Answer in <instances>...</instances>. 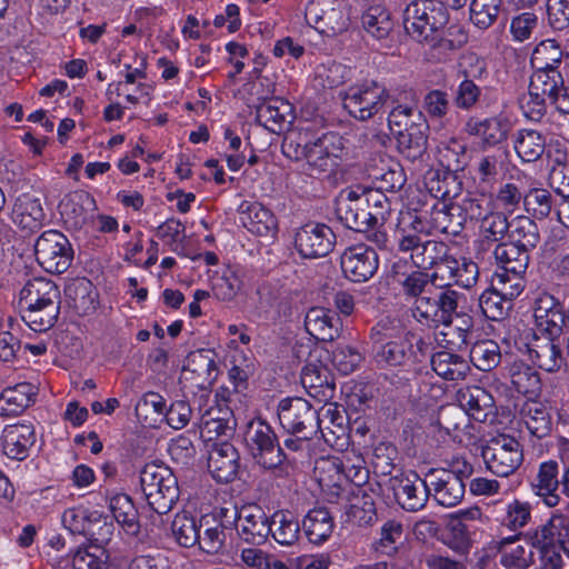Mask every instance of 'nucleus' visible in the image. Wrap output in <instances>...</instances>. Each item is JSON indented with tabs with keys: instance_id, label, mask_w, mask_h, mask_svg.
<instances>
[{
	"instance_id": "58836bf2",
	"label": "nucleus",
	"mask_w": 569,
	"mask_h": 569,
	"mask_svg": "<svg viewBox=\"0 0 569 569\" xmlns=\"http://www.w3.org/2000/svg\"><path fill=\"white\" fill-rule=\"evenodd\" d=\"M421 123L419 121L418 127L396 137L398 151L411 162L422 161L427 153L429 123L425 126Z\"/></svg>"
},
{
	"instance_id": "393cba45",
	"label": "nucleus",
	"mask_w": 569,
	"mask_h": 569,
	"mask_svg": "<svg viewBox=\"0 0 569 569\" xmlns=\"http://www.w3.org/2000/svg\"><path fill=\"white\" fill-rule=\"evenodd\" d=\"M510 129V121L502 117H491L482 120L471 118L466 123V131L470 136L479 137L483 149L502 143L507 140Z\"/></svg>"
},
{
	"instance_id": "864d4df0",
	"label": "nucleus",
	"mask_w": 569,
	"mask_h": 569,
	"mask_svg": "<svg viewBox=\"0 0 569 569\" xmlns=\"http://www.w3.org/2000/svg\"><path fill=\"white\" fill-rule=\"evenodd\" d=\"M441 289V291L433 296V301L436 302L433 309L435 329H438L440 326L451 329L453 316H458L457 309L460 295L456 290L446 287Z\"/></svg>"
},
{
	"instance_id": "6e6552de",
	"label": "nucleus",
	"mask_w": 569,
	"mask_h": 569,
	"mask_svg": "<svg viewBox=\"0 0 569 569\" xmlns=\"http://www.w3.org/2000/svg\"><path fill=\"white\" fill-rule=\"evenodd\" d=\"M481 456L487 469L498 477L512 475L523 461L520 442L508 435L490 439L482 447Z\"/></svg>"
},
{
	"instance_id": "6e6d98bb",
	"label": "nucleus",
	"mask_w": 569,
	"mask_h": 569,
	"mask_svg": "<svg viewBox=\"0 0 569 569\" xmlns=\"http://www.w3.org/2000/svg\"><path fill=\"white\" fill-rule=\"evenodd\" d=\"M469 358L477 369L489 372L497 368L501 361L500 347L490 339L477 341L470 349Z\"/></svg>"
},
{
	"instance_id": "49530a36",
	"label": "nucleus",
	"mask_w": 569,
	"mask_h": 569,
	"mask_svg": "<svg viewBox=\"0 0 569 569\" xmlns=\"http://www.w3.org/2000/svg\"><path fill=\"white\" fill-rule=\"evenodd\" d=\"M66 296L72 301V307L81 313L96 310L98 293L93 283L87 278L72 280L64 289Z\"/></svg>"
},
{
	"instance_id": "473e14b6",
	"label": "nucleus",
	"mask_w": 569,
	"mask_h": 569,
	"mask_svg": "<svg viewBox=\"0 0 569 569\" xmlns=\"http://www.w3.org/2000/svg\"><path fill=\"white\" fill-rule=\"evenodd\" d=\"M60 290L50 279H30L20 291V306L60 305Z\"/></svg>"
},
{
	"instance_id": "a878e982",
	"label": "nucleus",
	"mask_w": 569,
	"mask_h": 569,
	"mask_svg": "<svg viewBox=\"0 0 569 569\" xmlns=\"http://www.w3.org/2000/svg\"><path fill=\"white\" fill-rule=\"evenodd\" d=\"M292 107L280 98L264 99L256 107V120L272 133H281L290 124Z\"/></svg>"
},
{
	"instance_id": "aec40b11",
	"label": "nucleus",
	"mask_w": 569,
	"mask_h": 569,
	"mask_svg": "<svg viewBox=\"0 0 569 569\" xmlns=\"http://www.w3.org/2000/svg\"><path fill=\"white\" fill-rule=\"evenodd\" d=\"M58 208L64 224L73 230L82 229L97 209L94 198L83 190L66 194Z\"/></svg>"
},
{
	"instance_id": "dca6fc26",
	"label": "nucleus",
	"mask_w": 569,
	"mask_h": 569,
	"mask_svg": "<svg viewBox=\"0 0 569 569\" xmlns=\"http://www.w3.org/2000/svg\"><path fill=\"white\" fill-rule=\"evenodd\" d=\"M236 529L242 541L260 546L271 535V517L258 505L243 506L237 513Z\"/></svg>"
},
{
	"instance_id": "4d7b16f0",
	"label": "nucleus",
	"mask_w": 569,
	"mask_h": 569,
	"mask_svg": "<svg viewBox=\"0 0 569 569\" xmlns=\"http://www.w3.org/2000/svg\"><path fill=\"white\" fill-rule=\"evenodd\" d=\"M110 510L114 519L128 532L137 535L139 532L138 511L131 498L126 493L116 495L110 500Z\"/></svg>"
},
{
	"instance_id": "20e7f679",
	"label": "nucleus",
	"mask_w": 569,
	"mask_h": 569,
	"mask_svg": "<svg viewBox=\"0 0 569 569\" xmlns=\"http://www.w3.org/2000/svg\"><path fill=\"white\" fill-rule=\"evenodd\" d=\"M244 443L254 462L264 469H276L292 460L284 449H281L271 426L260 418L247 425Z\"/></svg>"
},
{
	"instance_id": "1a4fd4ad",
	"label": "nucleus",
	"mask_w": 569,
	"mask_h": 569,
	"mask_svg": "<svg viewBox=\"0 0 569 569\" xmlns=\"http://www.w3.org/2000/svg\"><path fill=\"white\" fill-rule=\"evenodd\" d=\"M523 287L512 286L506 278L492 277L491 286L479 297L483 316L492 321L505 320L513 307V299L519 297Z\"/></svg>"
},
{
	"instance_id": "69168bd1",
	"label": "nucleus",
	"mask_w": 569,
	"mask_h": 569,
	"mask_svg": "<svg viewBox=\"0 0 569 569\" xmlns=\"http://www.w3.org/2000/svg\"><path fill=\"white\" fill-rule=\"evenodd\" d=\"M199 519H196L187 513H178L174 516L171 523V531L176 541L183 548H191L198 545Z\"/></svg>"
},
{
	"instance_id": "3c124183",
	"label": "nucleus",
	"mask_w": 569,
	"mask_h": 569,
	"mask_svg": "<svg viewBox=\"0 0 569 569\" xmlns=\"http://www.w3.org/2000/svg\"><path fill=\"white\" fill-rule=\"evenodd\" d=\"M403 279H398L401 292L408 298H419L426 291V287L431 283L438 288H445L449 283H442L443 274L438 271L431 274L425 270H415L409 274H402Z\"/></svg>"
},
{
	"instance_id": "9b49d317",
	"label": "nucleus",
	"mask_w": 569,
	"mask_h": 569,
	"mask_svg": "<svg viewBox=\"0 0 569 569\" xmlns=\"http://www.w3.org/2000/svg\"><path fill=\"white\" fill-rule=\"evenodd\" d=\"M335 244L336 234L326 223L309 221L295 232V248L305 259L326 257Z\"/></svg>"
},
{
	"instance_id": "9d476101",
	"label": "nucleus",
	"mask_w": 569,
	"mask_h": 569,
	"mask_svg": "<svg viewBox=\"0 0 569 569\" xmlns=\"http://www.w3.org/2000/svg\"><path fill=\"white\" fill-rule=\"evenodd\" d=\"M563 82V78L557 69L535 70L530 77L526 102L532 119L546 114L547 102L552 104Z\"/></svg>"
},
{
	"instance_id": "de8ad7c7",
	"label": "nucleus",
	"mask_w": 569,
	"mask_h": 569,
	"mask_svg": "<svg viewBox=\"0 0 569 569\" xmlns=\"http://www.w3.org/2000/svg\"><path fill=\"white\" fill-rule=\"evenodd\" d=\"M515 150L523 162H536L546 150V137L532 129H522L517 132Z\"/></svg>"
},
{
	"instance_id": "5701e85b",
	"label": "nucleus",
	"mask_w": 569,
	"mask_h": 569,
	"mask_svg": "<svg viewBox=\"0 0 569 569\" xmlns=\"http://www.w3.org/2000/svg\"><path fill=\"white\" fill-rule=\"evenodd\" d=\"M306 330L317 340L332 342L340 335L342 322L340 317L326 308H310L305 318Z\"/></svg>"
},
{
	"instance_id": "4be33fe9",
	"label": "nucleus",
	"mask_w": 569,
	"mask_h": 569,
	"mask_svg": "<svg viewBox=\"0 0 569 569\" xmlns=\"http://www.w3.org/2000/svg\"><path fill=\"white\" fill-rule=\"evenodd\" d=\"M239 458L233 445L228 441L216 443L209 455L208 470L218 482H231L238 475Z\"/></svg>"
},
{
	"instance_id": "37998d69",
	"label": "nucleus",
	"mask_w": 569,
	"mask_h": 569,
	"mask_svg": "<svg viewBox=\"0 0 569 569\" xmlns=\"http://www.w3.org/2000/svg\"><path fill=\"white\" fill-rule=\"evenodd\" d=\"M431 367L439 377L451 381L465 379L469 371L467 360L451 351H439L432 355Z\"/></svg>"
},
{
	"instance_id": "e433bc0d",
	"label": "nucleus",
	"mask_w": 569,
	"mask_h": 569,
	"mask_svg": "<svg viewBox=\"0 0 569 569\" xmlns=\"http://www.w3.org/2000/svg\"><path fill=\"white\" fill-rule=\"evenodd\" d=\"M461 409L473 420L485 422L491 411L493 398L482 387L473 386L458 392Z\"/></svg>"
},
{
	"instance_id": "338daca9",
	"label": "nucleus",
	"mask_w": 569,
	"mask_h": 569,
	"mask_svg": "<svg viewBox=\"0 0 569 569\" xmlns=\"http://www.w3.org/2000/svg\"><path fill=\"white\" fill-rule=\"evenodd\" d=\"M373 228L383 227L391 213V203L382 191L367 190V198H362Z\"/></svg>"
},
{
	"instance_id": "13d9d810",
	"label": "nucleus",
	"mask_w": 569,
	"mask_h": 569,
	"mask_svg": "<svg viewBox=\"0 0 569 569\" xmlns=\"http://www.w3.org/2000/svg\"><path fill=\"white\" fill-rule=\"evenodd\" d=\"M373 490L369 488H359L352 491L353 502L350 506V516L359 526L371 525L377 519L376 502Z\"/></svg>"
},
{
	"instance_id": "09e8293b",
	"label": "nucleus",
	"mask_w": 569,
	"mask_h": 569,
	"mask_svg": "<svg viewBox=\"0 0 569 569\" xmlns=\"http://www.w3.org/2000/svg\"><path fill=\"white\" fill-rule=\"evenodd\" d=\"M21 318L30 329L47 331L54 326L60 315V305L20 306Z\"/></svg>"
},
{
	"instance_id": "a19ab883",
	"label": "nucleus",
	"mask_w": 569,
	"mask_h": 569,
	"mask_svg": "<svg viewBox=\"0 0 569 569\" xmlns=\"http://www.w3.org/2000/svg\"><path fill=\"white\" fill-rule=\"evenodd\" d=\"M271 536L282 546H293L300 538V522L290 510L280 509L271 516Z\"/></svg>"
},
{
	"instance_id": "7c9ffc66",
	"label": "nucleus",
	"mask_w": 569,
	"mask_h": 569,
	"mask_svg": "<svg viewBox=\"0 0 569 569\" xmlns=\"http://www.w3.org/2000/svg\"><path fill=\"white\" fill-rule=\"evenodd\" d=\"M37 387L20 382L6 388L0 395V416L12 417L22 413L36 401Z\"/></svg>"
},
{
	"instance_id": "423d86ee",
	"label": "nucleus",
	"mask_w": 569,
	"mask_h": 569,
	"mask_svg": "<svg viewBox=\"0 0 569 569\" xmlns=\"http://www.w3.org/2000/svg\"><path fill=\"white\" fill-rule=\"evenodd\" d=\"M277 413L281 427L288 433L315 437L322 423L319 411L308 400L300 397L282 399L278 405Z\"/></svg>"
},
{
	"instance_id": "b1692460",
	"label": "nucleus",
	"mask_w": 569,
	"mask_h": 569,
	"mask_svg": "<svg viewBox=\"0 0 569 569\" xmlns=\"http://www.w3.org/2000/svg\"><path fill=\"white\" fill-rule=\"evenodd\" d=\"M34 443L36 432L31 425H11L2 431V450L10 459L24 460Z\"/></svg>"
},
{
	"instance_id": "c85d7f7f",
	"label": "nucleus",
	"mask_w": 569,
	"mask_h": 569,
	"mask_svg": "<svg viewBox=\"0 0 569 569\" xmlns=\"http://www.w3.org/2000/svg\"><path fill=\"white\" fill-rule=\"evenodd\" d=\"M528 539L542 542L543 546L552 543L569 557V517L553 515L548 522L528 533Z\"/></svg>"
},
{
	"instance_id": "603ef678",
	"label": "nucleus",
	"mask_w": 569,
	"mask_h": 569,
	"mask_svg": "<svg viewBox=\"0 0 569 569\" xmlns=\"http://www.w3.org/2000/svg\"><path fill=\"white\" fill-rule=\"evenodd\" d=\"M468 161L467 147L456 139L438 148V162L441 170L459 174L468 166Z\"/></svg>"
},
{
	"instance_id": "ddd939ff",
	"label": "nucleus",
	"mask_w": 569,
	"mask_h": 569,
	"mask_svg": "<svg viewBox=\"0 0 569 569\" xmlns=\"http://www.w3.org/2000/svg\"><path fill=\"white\" fill-rule=\"evenodd\" d=\"M498 269L495 278H506L512 286L526 287V272L530 262V252L510 241L499 242L493 250Z\"/></svg>"
},
{
	"instance_id": "2f4dec72",
	"label": "nucleus",
	"mask_w": 569,
	"mask_h": 569,
	"mask_svg": "<svg viewBox=\"0 0 569 569\" xmlns=\"http://www.w3.org/2000/svg\"><path fill=\"white\" fill-rule=\"evenodd\" d=\"M521 417L529 432L542 439L552 431V408L536 399H528L521 407Z\"/></svg>"
},
{
	"instance_id": "4c0bfd02",
	"label": "nucleus",
	"mask_w": 569,
	"mask_h": 569,
	"mask_svg": "<svg viewBox=\"0 0 569 569\" xmlns=\"http://www.w3.org/2000/svg\"><path fill=\"white\" fill-rule=\"evenodd\" d=\"M425 184L433 198L441 200L457 198L462 190L460 176L441 169L429 170Z\"/></svg>"
},
{
	"instance_id": "052dcab7",
	"label": "nucleus",
	"mask_w": 569,
	"mask_h": 569,
	"mask_svg": "<svg viewBox=\"0 0 569 569\" xmlns=\"http://www.w3.org/2000/svg\"><path fill=\"white\" fill-rule=\"evenodd\" d=\"M97 512L83 508H70L62 515V523L72 535L94 536L99 520L94 521Z\"/></svg>"
},
{
	"instance_id": "c756f323",
	"label": "nucleus",
	"mask_w": 569,
	"mask_h": 569,
	"mask_svg": "<svg viewBox=\"0 0 569 569\" xmlns=\"http://www.w3.org/2000/svg\"><path fill=\"white\" fill-rule=\"evenodd\" d=\"M199 549L208 555L220 553L226 546V526L222 520L212 513L199 518Z\"/></svg>"
},
{
	"instance_id": "2eb2a0df",
	"label": "nucleus",
	"mask_w": 569,
	"mask_h": 569,
	"mask_svg": "<svg viewBox=\"0 0 569 569\" xmlns=\"http://www.w3.org/2000/svg\"><path fill=\"white\" fill-rule=\"evenodd\" d=\"M345 277L352 282H366L378 270L379 259L375 249L366 244L347 248L340 258Z\"/></svg>"
},
{
	"instance_id": "f03ea898",
	"label": "nucleus",
	"mask_w": 569,
	"mask_h": 569,
	"mask_svg": "<svg viewBox=\"0 0 569 569\" xmlns=\"http://www.w3.org/2000/svg\"><path fill=\"white\" fill-rule=\"evenodd\" d=\"M140 487L148 507L158 515H167L180 497L178 478L163 462H149L140 471Z\"/></svg>"
},
{
	"instance_id": "0eeeda50",
	"label": "nucleus",
	"mask_w": 569,
	"mask_h": 569,
	"mask_svg": "<svg viewBox=\"0 0 569 569\" xmlns=\"http://www.w3.org/2000/svg\"><path fill=\"white\" fill-rule=\"evenodd\" d=\"M37 262L49 273L60 274L68 270L73 260L69 239L58 230H47L34 244Z\"/></svg>"
},
{
	"instance_id": "cd10ccee",
	"label": "nucleus",
	"mask_w": 569,
	"mask_h": 569,
	"mask_svg": "<svg viewBox=\"0 0 569 569\" xmlns=\"http://www.w3.org/2000/svg\"><path fill=\"white\" fill-rule=\"evenodd\" d=\"M241 222L251 233L259 237L273 238L278 231V221L274 214L261 203H242Z\"/></svg>"
},
{
	"instance_id": "6ab92c4d",
	"label": "nucleus",
	"mask_w": 569,
	"mask_h": 569,
	"mask_svg": "<svg viewBox=\"0 0 569 569\" xmlns=\"http://www.w3.org/2000/svg\"><path fill=\"white\" fill-rule=\"evenodd\" d=\"M430 485V496L443 507H455L463 498L466 491L465 482L458 476L447 469H430L427 472Z\"/></svg>"
},
{
	"instance_id": "774afa93",
	"label": "nucleus",
	"mask_w": 569,
	"mask_h": 569,
	"mask_svg": "<svg viewBox=\"0 0 569 569\" xmlns=\"http://www.w3.org/2000/svg\"><path fill=\"white\" fill-rule=\"evenodd\" d=\"M553 207L551 193L543 188H531L526 192L523 208L532 218H547Z\"/></svg>"
},
{
	"instance_id": "c9c22d12",
	"label": "nucleus",
	"mask_w": 569,
	"mask_h": 569,
	"mask_svg": "<svg viewBox=\"0 0 569 569\" xmlns=\"http://www.w3.org/2000/svg\"><path fill=\"white\" fill-rule=\"evenodd\" d=\"M510 381L517 392L532 399L541 391V378L536 367L523 360H516L508 367Z\"/></svg>"
},
{
	"instance_id": "e2e57ef3",
	"label": "nucleus",
	"mask_w": 569,
	"mask_h": 569,
	"mask_svg": "<svg viewBox=\"0 0 569 569\" xmlns=\"http://www.w3.org/2000/svg\"><path fill=\"white\" fill-rule=\"evenodd\" d=\"M565 305L559 306L545 318L536 320L537 328L541 336L550 338H562L569 336V317Z\"/></svg>"
},
{
	"instance_id": "bf43d9fd",
	"label": "nucleus",
	"mask_w": 569,
	"mask_h": 569,
	"mask_svg": "<svg viewBox=\"0 0 569 569\" xmlns=\"http://www.w3.org/2000/svg\"><path fill=\"white\" fill-rule=\"evenodd\" d=\"M563 50L555 39L542 40L531 53L530 62L535 70L557 69L561 63Z\"/></svg>"
},
{
	"instance_id": "7ed1b4c3",
	"label": "nucleus",
	"mask_w": 569,
	"mask_h": 569,
	"mask_svg": "<svg viewBox=\"0 0 569 569\" xmlns=\"http://www.w3.org/2000/svg\"><path fill=\"white\" fill-rule=\"evenodd\" d=\"M449 22V12L436 0H413L403 12V27L418 42H432Z\"/></svg>"
},
{
	"instance_id": "5fc2aeb1",
	"label": "nucleus",
	"mask_w": 569,
	"mask_h": 569,
	"mask_svg": "<svg viewBox=\"0 0 569 569\" xmlns=\"http://www.w3.org/2000/svg\"><path fill=\"white\" fill-rule=\"evenodd\" d=\"M419 118L422 126L428 124L426 117L420 110L410 106L397 104L392 107L388 114V126L397 137L411 130V128L418 127Z\"/></svg>"
},
{
	"instance_id": "680f3d73",
	"label": "nucleus",
	"mask_w": 569,
	"mask_h": 569,
	"mask_svg": "<svg viewBox=\"0 0 569 569\" xmlns=\"http://www.w3.org/2000/svg\"><path fill=\"white\" fill-rule=\"evenodd\" d=\"M415 356L413 346L407 339L388 341L380 346L377 351L378 362H385L389 366H405Z\"/></svg>"
},
{
	"instance_id": "bb28decb",
	"label": "nucleus",
	"mask_w": 569,
	"mask_h": 569,
	"mask_svg": "<svg viewBox=\"0 0 569 569\" xmlns=\"http://www.w3.org/2000/svg\"><path fill=\"white\" fill-rule=\"evenodd\" d=\"M301 383L311 397L320 401H328L335 397V377L323 365L308 363L305 366L301 372Z\"/></svg>"
},
{
	"instance_id": "79ce46f5",
	"label": "nucleus",
	"mask_w": 569,
	"mask_h": 569,
	"mask_svg": "<svg viewBox=\"0 0 569 569\" xmlns=\"http://www.w3.org/2000/svg\"><path fill=\"white\" fill-rule=\"evenodd\" d=\"M361 23L368 34L377 40H386L395 28L390 11L380 4L369 7L361 16Z\"/></svg>"
},
{
	"instance_id": "f3484780",
	"label": "nucleus",
	"mask_w": 569,
	"mask_h": 569,
	"mask_svg": "<svg viewBox=\"0 0 569 569\" xmlns=\"http://www.w3.org/2000/svg\"><path fill=\"white\" fill-rule=\"evenodd\" d=\"M566 352L561 338L535 336L528 346V356L532 365L547 373H558L567 367Z\"/></svg>"
},
{
	"instance_id": "a18cd8bd",
	"label": "nucleus",
	"mask_w": 569,
	"mask_h": 569,
	"mask_svg": "<svg viewBox=\"0 0 569 569\" xmlns=\"http://www.w3.org/2000/svg\"><path fill=\"white\" fill-rule=\"evenodd\" d=\"M509 241L531 252L537 248L541 238L536 221L528 216H518L511 221Z\"/></svg>"
},
{
	"instance_id": "f257e3e1",
	"label": "nucleus",
	"mask_w": 569,
	"mask_h": 569,
	"mask_svg": "<svg viewBox=\"0 0 569 569\" xmlns=\"http://www.w3.org/2000/svg\"><path fill=\"white\" fill-rule=\"evenodd\" d=\"M343 150V139L337 132H326L315 138L308 129L287 132L281 143L282 153L293 161H306L310 176L333 171Z\"/></svg>"
},
{
	"instance_id": "c03bdc74",
	"label": "nucleus",
	"mask_w": 569,
	"mask_h": 569,
	"mask_svg": "<svg viewBox=\"0 0 569 569\" xmlns=\"http://www.w3.org/2000/svg\"><path fill=\"white\" fill-rule=\"evenodd\" d=\"M302 528L311 543H321L332 533L335 528L333 517L326 508H315L305 517Z\"/></svg>"
},
{
	"instance_id": "412c9836",
	"label": "nucleus",
	"mask_w": 569,
	"mask_h": 569,
	"mask_svg": "<svg viewBox=\"0 0 569 569\" xmlns=\"http://www.w3.org/2000/svg\"><path fill=\"white\" fill-rule=\"evenodd\" d=\"M216 357L217 355L212 349H198L187 356L183 371L192 375L191 380L198 389L208 390L217 380Z\"/></svg>"
},
{
	"instance_id": "4468645a",
	"label": "nucleus",
	"mask_w": 569,
	"mask_h": 569,
	"mask_svg": "<svg viewBox=\"0 0 569 569\" xmlns=\"http://www.w3.org/2000/svg\"><path fill=\"white\" fill-rule=\"evenodd\" d=\"M398 249L401 252H411L412 263L425 271L437 268L450 251L442 241L422 240L420 236L410 234L398 238Z\"/></svg>"
},
{
	"instance_id": "72a5a7b5",
	"label": "nucleus",
	"mask_w": 569,
	"mask_h": 569,
	"mask_svg": "<svg viewBox=\"0 0 569 569\" xmlns=\"http://www.w3.org/2000/svg\"><path fill=\"white\" fill-rule=\"evenodd\" d=\"M46 218L40 199L29 193L19 196L12 208V220L21 229L34 231L42 226Z\"/></svg>"
},
{
	"instance_id": "f704fd0d",
	"label": "nucleus",
	"mask_w": 569,
	"mask_h": 569,
	"mask_svg": "<svg viewBox=\"0 0 569 569\" xmlns=\"http://www.w3.org/2000/svg\"><path fill=\"white\" fill-rule=\"evenodd\" d=\"M237 421L229 408H210L201 417V429L209 440L231 438L234 433Z\"/></svg>"
},
{
	"instance_id": "ea45409f",
	"label": "nucleus",
	"mask_w": 569,
	"mask_h": 569,
	"mask_svg": "<svg viewBox=\"0 0 569 569\" xmlns=\"http://www.w3.org/2000/svg\"><path fill=\"white\" fill-rule=\"evenodd\" d=\"M560 481L557 461L549 460L540 465L535 488L537 489L536 493L543 498V502L548 507H556L560 501L557 493L559 488L562 489V482Z\"/></svg>"
},
{
	"instance_id": "a211bd4d",
	"label": "nucleus",
	"mask_w": 569,
	"mask_h": 569,
	"mask_svg": "<svg viewBox=\"0 0 569 569\" xmlns=\"http://www.w3.org/2000/svg\"><path fill=\"white\" fill-rule=\"evenodd\" d=\"M322 423L319 432L331 447L342 449L348 446V411L336 402L326 403L319 411Z\"/></svg>"
},
{
	"instance_id": "39448f33",
	"label": "nucleus",
	"mask_w": 569,
	"mask_h": 569,
	"mask_svg": "<svg viewBox=\"0 0 569 569\" xmlns=\"http://www.w3.org/2000/svg\"><path fill=\"white\" fill-rule=\"evenodd\" d=\"M340 96L343 108L359 121L373 118L391 99L389 90L375 80L350 86Z\"/></svg>"
},
{
	"instance_id": "8fccbe9b",
	"label": "nucleus",
	"mask_w": 569,
	"mask_h": 569,
	"mask_svg": "<svg viewBox=\"0 0 569 569\" xmlns=\"http://www.w3.org/2000/svg\"><path fill=\"white\" fill-rule=\"evenodd\" d=\"M336 213L348 229L357 232H368L373 229L362 199L356 202H338Z\"/></svg>"
},
{
	"instance_id": "0e129e2a",
	"label": "nucleus",
	"mask_w": 569,
	"mask_h": 569,
	"mask_svg": "<svg viewBox=\"0 0 569 569\" xmlns=\"http://www.w3.org/2000/svg\"><path fill=\"white\" fill-rule=\"evenodd\" d=\"M516 537L500 541L501 563L508 568L526 569L533 563V551L521 545H516Z\"/></svg>"
},
{
	"instance_id": "f8f14e48",
	"label": "nucleus",
	"mask_w": 569,
	"mask_h": 569,
	"mask_svg": "<svg viewBox=\"0 0 569 569\" xmlns=\"http://www.w3.org/2000/svg\"><path fill=\"white\" fill-rule=\"evenodd\" d=\"M397 503L406 511L417 512L423 509L430 497L428 476L422 479L410 470L390 479Z\"/></svg>"
}]
</instances>
